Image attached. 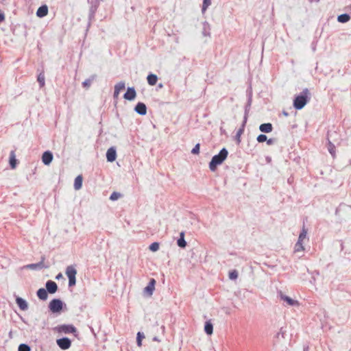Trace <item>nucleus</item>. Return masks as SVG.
Returning a JSON list of instances; mask_svg holds the SVG:
<instances>
[{
    "label": "nucleus",
    "instance_id": "obj_5",
    "mask_svg": "<svg viewBox=\"0 0 351 351\" xmlns=\"http://www.w3.org/2000/svg\"><path fill=\"white\" fill-rule=\"evenodd\" d=\"M57 345L62 350H67L71 346V340L67 337L58 339L56 341Z\"/></svg>",
    "mask_w": 351,
    "mask_h": 351
},
{
    "label": "nucleus",
    "instance_id": "obj_7",
    "mask_svg": "<svg viewBox=\"0 0 351 351\" xmlns=\"http://www.w3.org/2000/svg\"><path fill=\"white\" fill-rule=\"evenodd\" d=\"M136 93L134 87H129L126 93L124 94L123 97L126 100L132 101L135 99Z\"/></svg>",
    "mask_w": 351,
    "mask_h": 351
},
{
    "label": "nucleus",
    "instance_id": "obj_17",
    "mask_svg": "<svg viewBox=\"0 0 351 351\" xmlns=\"http://www.w3.org/2000/svg\"><path fill=\"white\" fill-rule=\"evenodd\" d=\"M77 274V270L75 268L72 266H68L66 269V275L67 276L68 278L70 279L71 278H74Z\"/></svg>",
    "mask_w": 351,
    "mask_h": 351
},
{
    "label": "nucleus",
    "instance_id": "obj_38",
    "mask_svg": "<svg viewBox=\"0 0 351 351\" xmlns=\"http://www.w3.org/2000/svg\"><path fill=\"white\" fill-rule=\"evenodd\" d=\"M250 106V101H249L248 105L245 107L244 120H243V127L245 126V124L246 123V121H247V114H248V111H249V106Z\"/></svg>",
    "mask_w": 351,
    "mask_h": 351
},
{
    "label": "nucleus",
    "instance_id": "obj_48",
    "mask_svg": "<svg viewBox=\"0 0 351 351\" xmlns=\"http://www.w3.org/2000/svg\"><path fill=\"white\" fill-rule=\"evenodd\" d=\"M282 114L285 117H288L289 116V113L287 112H286L285 110L282 111Z\"/></svg>",
    "mask_w": 351,
    "mask_h": 351
},
{
    "label": "nucleus",
    "instance_id": "obj_46",
    "mask_svg": "<svg viewBox=\"0 0 351 351\" xmlns=\"http://www.w3.org/2000/svg\"><path fill=\"white\" fill-rule=\"evenodd\" d=\"M5 19V16H4V14L3 13L1 12H0V23H1L2 21H3Z\"/></svg>",
    "mask_w": 351,
    "mask_h": 351
},
{
    "label": "nucleus",
    "instance_id": "obj_43",
    "mask_svg": "<svg viewBox=\"0 0 351 351\" xmlns=\"http://www.w3.org/2000/svg\"><path fill=\"white\" fill-rule=\"evenodd\" d=\"M243 128H240L237 132V135H236V137L238 140V141L239 142L240 141V136L241 135L243 134Z\"/></svg>",
    "mask_w": 351,
    "mask_h": 351
},
{
    "label": "nucleus",
    "instance_id": "obj_36",
    "mask_svg": "<svg viewBox=\"0 0 351 351\" xmlns=\"http://www.w3.org/2000/svg\"><path fill=\"white\" fill-rule=\"evenodd\" d=\"M121 197V194L120 193L113 192L110 197V199L112 201H115V200H117Z\"/></svg>",
    "mask_w": 351,
    "mask_h": 351
},
{
    "label": "nucleus",
    "instance_id": "obj_13",
    "mask_svg": "<svg viewBox=\"0 0 351 351\" xmlns=\"http://www.w3.org/2000/svg\"><path fill=\"white\" fill-rule=\"evenodd\" d=\"M117 152L114 147H110L106 152V158L108 162H113L116 160Z\"/></svg>",
    "mask_w": 351,
    "mask_h": 351
},
{
    "label": "nucleus",
    "instance_id": "obj_12",
    "mask_svg": "<svg viewBox=\"0 0 351 351\" xmlns=\"http://www.w3.org/2000/svg\"><path fill=\"white\" fill-rule=\"evenodd\" d=\"M44 261H45V257L43 256L42 258H41V261L38 263H34V264H29V265H27L25 266V267L27 268H29V269H43V268H47L48 266H45L44 265Z\"/></svg>",
    "mask_w": 351,
    "mask_h": 351
},
{
    "label": "nucleus",
    "instance_id": "obj_47",
    "mask_svg": "<svg viewBox=\"0 0 351 351\" xmlns=\"http://www.w3.org/2000/svg\"><path fill=\"white\" fill-rule=\"evenodd\" d=\"M62 277H63L62 274L61 273H59V274L56 276V279L59 280V279L62 278Z\"/></svg>",
    "mask_w": 351,
    "mask_h": 351
},
{
    "label": "nucleus",
    "instance_id": "obj_10",
    "mask_svg": "<svg viewBox=\"0 0 351 351\" xmlns=\"http://www.w3.org/2000/svg\"><path fill=\"white\" fill-rule=\"evenodd\" d=\"M155 283V280L153 278L151 279L149 284L144 289V293L148 296H151L153 294V291L154 290Z\"/></svg>",
    "mask_w": 351,
    "mask_h": 351
},
{
    "label": "nucleus",
    "instance_id": "obj_50",
    "mask_svg": "<svg viewBox=\"0 0 351 351\" xmlns=\"http://www.w3.org/2000/svg\"><path fill=\"white\" fill-rule=\"evenodd\" d=\"M304 351H308V348H305V349L304 350Z\"/></svg>",
    "mask_w": 351,
    "mask_h": 351
},
{
    "label": "nucleus",
    "instance_id": "obj_4",
    "mask_svg": "<svg viewBox=\"0 0 351 351\" xmlns=\"http://www.w3.org/2000/svg\"><path fill=\"white\" fill-rule=\"evenodd\" d=\"M55 330L59 333L64 334L74 333L76 332V328L73 325L70 324L59 325L56 327Z\"/></svg>",
    "mask_w": 351,
    "mask_h": 351
},
{
    "label": "nucleus",
    "instance_id": "obj_26",
    "mask_svg": "<svg viewBox=\"0 0 351 351\" xmlns=\"http://www.w3.org/2000/svg\"><path fill=\"white\" fill-rule=\"evenodd\" d=\"M304 250V247L303 245V242L298 241V242L295 245L294 252H303Z\"/></svg>",
    "mask_w": 351,
    "mask_h": 351
},
{
    "label": "nucleus",
    "instance_id": "obj_16",
    "mask_svg": "<svg viewBox=\"0 0 351 351\" xmlns=\"http://www.w3.org/2000/svg\"><path fill=\"white\" fill-rule=\"evenodd\" d=\"M187 245L186 241L184 239V232L182 231L180 233V237L177 239V245L181 248H185Z\"/></svg>",
    "mask_w": 351,
    "mask_h": 351
},
{
    "label": "nucleus",
    "instance_id": "obj_11",
    "mask_svg": "<svg viewBox=\"0 0 351 351\" xmlns=\"http://www.w3.org/2000/svg\"><path fill=\"white\" fill-rule=\"evenodd\" d=\"M134 110L136 113H138L140 115H145L147 113L146 105L144 103L138 102L136 105Z\"/></svg>",
    "mask_w": 351,
    "mask_h": 351
},
{
    "label": "nucleus",
    "instance_id": "obj_45",
    "mask_svg": "<svg viewBox=\"0 0 351 351\" xmlns=\"http://www.w3.org/2000/svg\"><path fill=\"white\" fill-rule=\"evenodd\" d=\"M119 93H120L119 92H118L116 90H114V94H113L114 99H117L119 97Z\"/></svg>",
    "mask_w": 351,
    "mask_h": 351
},
{
    "label": "nucleus",
    "instance_id": "obj_20",
    "mask_svg": "<svg viewBox=\"0 0 351 351\" xmlns=\"http://www.w3.org/2000/svg\"><path fill=\"white\" fill-rule=\"evenodd\" d=\"M147 83L150 86H154L156 84V82L158 80V77L156 75L151 73L147 75Z\"/></svg>",
    "mask_w": 351,
    "mask_h": 351
},
{
    "label": "nucleus",
    "instance_id": "obj_28",
    "mask_svg": "<svg viewBox=\"0 0 351 351\" xmlns=\"http://www.w3.org/2000/svg\"><path fill=\"white\" fill-rule=\"evenodd\" d=\"M307 235V230L305 228L304 226L302 228V230L299 235L298 240L300 241H302L306 238Z\"/></svg>",
    "mask_w": 351,
    "mask_h": 351
},
{
    "label": "nucleus",
    "instance_id": "obj_2",
    "mask_svg": "<svg viewBox=\"0 0 351 351\" xmlns=\"http://www.w3.org/2000/svg\"><path fill=\"white\" fill-rule=\"evenodd\" d=\"M228 154V152L226 148H223L221 149L219 153L217 155H215L211 161L209 163V168L211 171H215L217 169V165H219L223 163V162L226 159Z\"/></svg>",
    "mask_w": 351,
    "mask_h": 351
},
{
    "label": "nucleus",
    "instance_id": "obj_21",
    "mask_svg": "<svg viewBox=\"0 0 351 351\" xmlns=\"http://www.w3.org/2000/svg\"><path fill=\"white\" fill-rule=\"evenodd\" d=\"M83 178L81 175L77 176L74 182V189L75 190H80L82 186Z\"/></svg>",
    "mask_w": 351,
    "mask_h": 351
},
{
    "label": "nucleus",
    "instance_id": "obj_22",
    "mask_svg": "<svg viewBox=\"0 0 351 351\" xmlns=\"http://www.w3.org/2000/svg\"><path fill=\"white\" fill-rule=\"evenodd\" d=\"M96 75H91L89 78L86 79L84 82L82 83V86L86 89H88L91 86L92 82L96 79Z\"/></svg>",
    "mask_w": 351,
    "mask_h": 351
},
{
    "label": "nucleus",
    "instance_id": "obj_33",
    "mask_svg": "<svg viewBox=\"0 0 351 351\" xmlns=\"http://www.w3.org/2000/svg\"><path fill=\"white\" fill-rule=\"evenodd\" d=\"M229 278L230 280H236L238 278V271L236 269L232 270L229 272Z\"/></svg>",
    "mask_w": 351,
    "mask_h": 351
},
{
    "label": "nucleus",
    "instance_id": "obj_42",
    "mask_svg": "<svg viewBox=\"0 0 351 351\" xmlns=\"http://www.w3.org/2000/svg\"><path fill=\"white\" fill-rule=\"evenodd\" d=\"M76 283V278L75 276L74 278H71L70 279H69V287H73L75 285Z\"/></svg>",
    "mask_w": 351,
    "mask_h": 351
},
{
    "label": "nucleus",
    "instance_id": "obj_9",
    "mask_svg": "<svg viewBox=\"0 0 351 351\" xmlns=\"http://www.w3.org/2000/svg\"><path fill=\"white\" fill-rule=\"evenodd\" d=\"M53 158V154L50 151H46L43 154L42 161L45 165H49Z\"/></svg>",
    "mask_w": 351,
    "mask_h": 351
},
{
    "label": "nucleus",
    "instance_id": "obj_27",
    "mask_svg": "<svg viewBox=\"0 0 351 351\" xmlns=\"http://www.w3.org/2000/svg\"><path fill=\"white\" fill-rule=\"evenodd\" d=\"M202 34L204 36H210V25L208 23L204 22L203 23V31Z\"/></svg>",
    "mask_w": 351,
    "mask_h": 351
},
{
    "label": "nucleus",
    "instance_id": "obj_14",
    "mask_svg": "<svg viewBox=\"0 0 351 351\" xmlns=\"http://www.w3.org/2000/svg\"><path fill=\"white\" fill-rule=\"evenodd\" d=\"M48 14V7L46 5H43L38 8L36 11L37 16L43 18Z\"/></svg>",
    "mask_w": 351,
    "mask_h": 351
},
{
    "label": "nucleus",
    "instance_id": "obj_8",
    "mask_svg": "<svg viewBox=\"0 0 351 351\" xmlns=\"http://www.w3.org/2000/svg\"><path fill=\"white\" fill-rule=\"evenodd\" d=\"M45 287L46 291L51 294L55 293L58 290L57 284L52 280H48L46 282Z\"/></svg>",
    "mask_w": 351,
    "mask_h": 351
},
{
    "label": "nucleus",
    "instance_id": "obj_39",
    "mask_svg": "<svg viewBox=\"0 0 351 351\" xmlns=\"http://www.w3.org/2000/svg\"><path fill=\"white\" fill-rule=\"evenodd\" d=\"M267 137L266 135H265V134H260V135H258L257 136L256 139H257V141L258 143H263V142L267 141Z\"/></svg>",
    "mask_w": 351,
    "mask_h": 351
},
{
    "label": "nucleus",
    "instance_id": "obj_37",
    "mask_svg": "<svg viewBox=\"0 0 351 351\" xmlns=\"http://www.w3.org/2000/svg\"><path fill=\"white\" fill-rule=\"evenodd\" d=\"M210 3H211L210 0H203V5H202V11L203 13L206 10V9L210 5Z\"/></svg>",
    "mask_w": 351,
    "mask_h": 351
},
{
    "label": "nucleus",
    "instance_id": "obj_49",
    "mask_svg": "<svg viewBox=\"0 0 351 351\" xmlns=\"http://www.w3.org/2000/svg\"><path fill=\"white\" fill-rule=\"evenodd\" d=\"M154 341H157V338H156V337H154Z\"/></svg>",
    "mask_w": 351,
    "mask_h": 351
},
{
    "label": "nucleus",
    "instance_id": "obj_25",
    "mask_svg": "<svg viewBox=\"0 0 351 351\" xmlns=\"http://www.w3.org/2000/svg\"><path fill=\"white\" fill-rule=\"evenodd\" d=\"M350 19V16L348 14H342L341 15H339L337 17L338 22L342 23L349 21Z\"/></svg>",
    "mask_w": 351,
    "mask_h": 351
},
{
    "label": "nucleus",
    "instance_id": "obj_29",
    "mask_svg": "<svg viewBox=\"0 0 351 351\" xmlns=\"http://www.w3.org/2000/svg\"><path fill=\"white\" fill-rule=\"evenodd\" d=\"M125 88V84L124 82H119L114 86V90H116L118 92H121V90H124Z\"/></svg>",
    "mask_w": 351,
    "mask_h": 351
},
{
    "label": "nucleus",
    "instance_id": "obj_32",
    "mask_svg": "<svg viewBox=\"0 0 351 351\" xmlns=\"http://www.w3.org/2000/svg\"><path fill=\"white\" fill-rule=\"evenodd\" d=\"M18 351H31V348L27 344L21 343L19 346Z\"/></svg>",
    "mask_w": 351,
    "mask_h": 351
},
{
    "label": "nucleus",
    "instance_id": "obj_30",
    "mask_svg": "<svg viewBox=\"0 0 351 351\" xmlns=\"http://www.w3.org/2000/svg\"><path fill=\"white\" fill-rule=\"evenodd\" d=\"M285 335H286V330L283 328H281L280 329V331L276 335V338L279 340L285 339Z\"/></svg>",
    "mask_w": 351,
    "mask_h": 351
},
{
    "label": "nucleus",
    "instance_id": "obj_1",
    "mask_svg": "<svg viewBox=\"0 0 351 351\" xmlns=\"http://www.w3.org/2000/svg\"><path fill=\"white\" fill-rule=\"evenodd\" d=\"M311 98V93L308 88H304L302 93L295 96L293 100V106L297 110L302 109Z\"/></svg>",
    "mask_w": 351,
    "mask_h": 351
},
{
    "label": "nucleus",
    "instance_id": "obj_34",
    "mask_svg": "<svg viewBox=\"0 0 351 351\" xmlns=\"http://www.w3.org/2000/svg\"><path fill=\"white\" fill-rule=\"evenodd\" d=\"M37 80L39 82L40 87H43L45 86V76L43 73H41L38 75Z\"/></svg>",
    "mask_w": 351,
    "mask_h": 351
},
{
    "label": "nucleus",
    "instance_id": "obj_44",
    "mask_svg": "<svg viewBox=\"0 0 351 351\" xmlns=\"http://www.w3.org/2000/svg\"><path fill=\"white\" fill-rule=\"evenodd\" d=\"M266 141H267V145H271L276 142V139L275 138H269V139L267 138Z\"/></svg>",
    "mask_w": 351,
    "mask_h": 351
},
{
    "label": "nucleus",
    "instance_id": "obj_41",
    "mask_svg": "<svg viewBox=\"0 0 351 351\" xmlns=\"http://www.w3.org/2000/svg\"><path fill=\"white\" fill-rule=\"evenodd\" d=\"M199 144L197 143L195 145V147L193 148V149L191 150V153L193 154H198L199 153Z\"/></svg>",
    "mask_w": 351,
    "mask_h": 351
},
{
    "label": "nucleus",
    "instance_id": "obj_40",
    "mask_svg": "<svg viewBox=\"0 0 351 351\" xmlns=\"http://www.w3.org/2000/svg\"><path fill=\"white\" fill-rule=\"evenodd\" d=\"M335 145L333 144H332L330 142H329L328 151L333 157L335 156Z\"/></svg>",
    "mask_w": 351,
    "mask_h": 351
},
{
    "label": "nucleus",
    "instance_id": "obj_3",
    "mask_svg": "<svg viewBox=\"0 0 351 351\" xmlns=\"http://www.w3.org/2000/svg\"><path fill=\"white\" fill-rule=\"evenodd\" d=\"M63 304L60 299H53L49 304V308L52 313H58L62 311Z\"/></svg>",
    "mask_w": 351,
    "mask_h": 351
},
{
    "label": "nucleus",
    "instance_id": "obj_23",
    "mask_svg": "<svg viewBox=\"0 0 351 351\" xmlns=\"http://www.w3.org/2000/svg\"><path fill=\"white\" fill-rule=\"evenodd\" d=\"M10 165L12 169H15L16 166V156H15V154H14V151H12L10 152Z\"/></svg>",
    "mask_w": 351,
    "mask_h": 351
},
{
    "label": "nucleus",
    "instance_id": "obj_6",
    "mask_svg": "<svg viewBox=\"0 0 351 351\" xmlns=\"http://www.w3.org/2000/svg\"><path fill=\"white\" fill-rule=\"evenodd\" d=\"M278 295H279L280 300L285 302L287 305L292 306L299 305V302L297 300H295L291 298L290 297L284 295L282 291H280L278 293Z\"/></svg>",
    "mask_w": 351,
    "mask_h": 351
},
{
    "label": "nucleus",
    "instance_id": "obj_31",
    "mask_svg": "<svg viewBox=\"0 0 351 351\" xmlns=\"http://www.w3.org/2000/svg\"><path fill=\"white\" fill-rule=\"evenodd\" d=\"M145 338V335L143 332H138L136 337V343L138 346H141L142 339Z\"/></svg>",
    "mask_w": 351,
    "mask_h": 351
},
{
    "label": "nucleus",
    "instance_id": "obj_24",
    "mask_svg": "<svg viewBox=\"0 0 351 351\" xmlns=\"http://www.w3.org/2000/svg\"><path fill=\"white\" fill-rule=\"evenodd\" d=\"M204 330L207 335H212L213 332V326L210 321H208L205 323Z\"/></svg>",
    "mask_w": 351,
    "mask_h": 351
},
{
    "label": "nucleus",
    "instance_id": "obj_18",
    "mask_svg": "<svg viewBox=\"0 0 351 351\" xmlns=\"http://www.w3.org/2000/svg\"><path fill=\"white\" fill-rule=\"evenodd\" d=\"M259 130L262 132L269 133L272 131L273 126H272L271 123H263L259 126Z\"/></svg>",
    "mask_w": 351,
    "mask_h": 351
},
{
    "label": "nucleus",
    "instance_id": "obj_35",
    "mask_svg": "<svg viewBox=\"0 0 351 351\" xmlns=\"http://www.w3.org/2000/svg\"><path fill=\"white\" fill-rule=\"evenodd\" d=\"M149 249L152 251V252H156L159 250V243H157V242H154L152 243L149 247Z\"/></svg>",
    "mask_w": 351,
    "mask_h": 351
},
{
    "label": "nucleus",
    "instance_id": "obj_15",
    "mask_svg": "<svg viewBox=\"0 0 351 351\" xmlns=\"http://www.w3.org/2000/svg\"><path fill=\"white\" fill-rule=\"evenodd\" d=\"M16 303L22 311H25L28 308V304L27 302L21 298H16Z\"/></svg>",
    "mask_w": 351,
    "mask_h": 351
},
{
    "label": "nucleus",
    "instance_id": "obj_19",
    "mask_svg": "<svg viewBox=\"0 0 351 351\" xmlns=\"http://www.w3.org/2000/svg\"><path fill=\"white\" fill-rule=\"evenodd\" d=\"M47 293L48 292L46 291V289H45L44 288H40L37 291V295L39 299L42 300H46L48 298Z\"/></svg>",
    "mask_w": 351,
    "mask_h": 351
}]
</instances>
